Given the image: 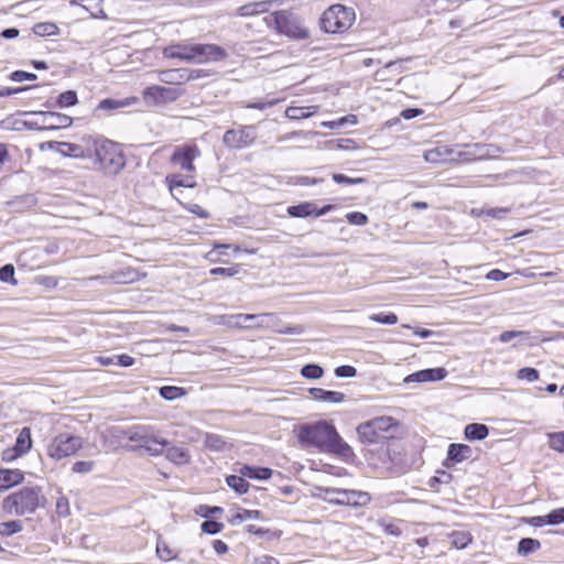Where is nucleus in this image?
<instances>
[{
  "label": "nucleus",
  "instance_id": "680f3d73",
  "mask_svg": "<svg viewBox=\"0 0 564 564\" xmlns=\"http://www.w3.org/2000/svg\"><path fill=\"white\" fill-rule=\"evenodd\" d=\"M509 208H488L481 210V214L491 218L502 219L509 213Z\"/></svg>",
  "mask_w": 564,
  "mask_h": 564
},
{
  "label": "nucleus",
  "instance_id": "5701e85b",
  "mask_svg": "<svg viewBox=\"0 0 564 564\" xmlns=\"http://www.w3.org/2000/svg\"><path fill=\"white\" fill-rule=\"evenodd\" d=\"M464 434L469 441H481L488 436L489 429L481 423H470L465 426Z\"/></svg>",
  "mask_w": 564,
  "mask_h": 564
},
{
  "label": "nucleus",
  "instance_id": "a18cd8bd",
  "mask_svg": "<svg viewBox=\"0 0 564 564\" xmlns=\"http://www.w3.org/2000/svg\"><path fill=\"white\" fill-rule=\"evenodd\" d=\"M517 378L519 380H527L529 382H533L539 379V371L535 368L524 367L518 370Z\"/></svg>",
  "mask_w": 564,
  "mask_h": 564
},
{
  "label": "nucleus",
  "instance_id": "3c124183",
  "mask_svg": "<svg viewBox=\"0 0 564 564\" xmlns=\"http://www.w3.org/2000/svg\"><path fill=\"white\" fill-rule=\"evenodd\" d=\"M311 112L306 111L303 107H289L285 111V116L290 119L299 120L307 118Z\"/></svg>",
  "mask_w": 564,
  "mask_h": 564
},
{
  "label": "nucleus",
  "instance_id": "7ed1b4c3",
  "mask_svg": "<svg viewBox=\"0 0 564 564\" xmlns=\"http://www.w3.org/2000/svg\"><path fill=\"white\" fill-rule=\"evenodd\" d=\"M110 432L119 441L128 440L135 443L132 446L133 449L143 448L153 456L163 454L164 448L170 445L167 440L154 437L147 426H134L128 430L113 427Z\"/></svg>",
  "mask_w": 564,
  "mask_h": 564
},
{
  "label": "nucleus",
  "instance_id": "2f4dec72",
  "mask_svg": "<svg viewBox=\"0 0 564 564\" xmlns=\"http://www.w3.org/2000/svg\"><path fill=\"white\" fill-rule=\"evenodd\" d=\"M227 485L232 488L238 494H246L249 488V482L245 479V477L230 475L226 478Z\"/></svg>",
  "mask_w": 564,
  "mask_h": 564
},
{
  "label": "nucleus",
  "instance_id": "cd10ccee",
  "mask_svg": "<svg viewBox=\"0 0 564 564\" xmlns=\"http://www.w3.org/2000/svg\"><path fill=\"white\" fill-rule=\"evenodd\" d=\"M166 182L170 185V189L172 191L174 187H194L195 181L191 175H180L173 174L166 176Z\"/></svg>",
  "mask_w": 564,
  "mask_h": 564
},
{
  "label": "nucleus",
  "instance_id": "4d7b16f0",
  "mask_svg": "<svg viewBox=\"0 0 564 564\" xmlns=\"http://www.w3.org/2000/svg\"><path fill=\"white\" fill-rule=\"evenodd\" d=\"M37 76L34 73H29L24 70H14L10 75V79L17 83L24 80H35Z\"/></svg>",
  "mask_w": 564,
  "mask_h": 564
},
{
  "label": "nucleus",
  "instance_id": "58836bf2",
  "mask_svg": "<svg viewBox=\"0 0 564 564\" xmlns=\"http://www.w3.org/2000/svg\"><path fill=\"white\" fill-rule=\"evenodd\" d=\"M323 373V368L315 364H307L301 369V375L306 379H319Z\"/></svg>",
  "mask_w": 564,
  "mask_h": 564
},
{
  "label": "nucleus",
  "instance_id": "6ab92c4d",
  "mask_svg": "<svg viewBox=\"0 0 564 564\" xmlns=\"http://www.w3.org/2000/svg\"><path fill=\"white\" fill-rule=\"evenodd\" d=\"M357 433L364 444H377L387 438L384 435H380L377 432L370 421L360 424L357 427Z\"/></svg>",
  "mask_w": 564,
  "mask_h": 564
},
{
  "label": "nucleus",
  "instance_id": "9d476101",
  "mask_svg": "<svg viewBox=\"0 0 564 564\" xmlns=\"http://www.w3.org/2000/svg\"><path fill=\"white\" fill-rule=\"evenodd\" d=\"M194 51L193 63L198 64L223 61L228 56L227 52L216 44L195 43Z\"/></svg>",
  "mask_w": 564,
  "mask_h": 564
},
{
  "label": "nucleus",
  "instance_id": "6e6d98bb",
  "mask_svg": "<svg viewBox=\"0 0 564 564\" xmlns=\"http://www.w3.org/2000/svg\"><path fill=\"white\" fill-rule=\"evenodd\" d=\"M357 375V369L349 365H343L335 369V376L338 378H352Z\"/></svg>",
  "mask_w": 564,
  "mask_h": 564
},
{
  "label": "nucleus",
  "instance_id": "864d4df0",
  "mask_svg": "<svg viewBox=\"0 0 564 564\" xmlns=\"http://www.w3.org/2000/svg\"><path fill=\"white\" fill-rule=\"evenodd\" d=\"M94 466L95 463L93 460H79L73 465L72 470L77 474H88L93 471Z\"/></svg>",
  "mask_w": 564,
  "mask_h": 564
},
{
  "label": "nucleus",
  "instance_id": "b1692460",
  "mask_svg": "<svg viewBox=\"0 0 564 564\" xmlns=\"http://www.w3.org/2000/svg\"><path fill=\"white\" fill-rule=\"evenodd\" d=\"M165 456L169 460L175 464H186L189 460L188 451L178 446H166L164 448Z\"/></svg>",
  "mask_w": 564,
  "mask_h": 564
},
{
  "label": "nucleus",
  "instance_id": "6e6552de",
  "mask_svg": "<svg viewBox=\"0 0 564 564\" xmlns=\"http://www.w3.org/2000/svg\"><path fill=\"white\" fill-rule=\"evenodd\" d=\"M257 139L254 126H240L238 129H229L223 135V143L231 150H240L250 147Z\"/></svg>",
  "mask_w": 564,
  "mask_h": 564
},
{
  "label": "nucleus",
  "instance_id": "7c9ffc66",
  "mask_svg": "<svg viewBox=\"0 0 564 564\" xmlns=\"http://www.w3.org/2000/svg\"><path fill=\"white\" fill-rule=\"evenodd\" d=\"M541 547V542L532 538H523L518 543V553L527 556Z\"/></svg>",
  "mask_w": 564,
  "mask_h": 564
},
{
  "label": "nucleus",
  "instance_id": "37998d69",
  "mask_svg": "<svg viewBox=\"0 0 564 564\" xmlns=\"http://www.w3.org/2000/svg\"><path fill=\"white\" fill-rule=\"evenodd\" d=\"M274 332L279 334H288V335H301L304 333V327L302 325H293V326H280L278 325V319L274 317Z\"/></svg>",
  "mask_w": 564,
  "mask_h": 564
},
{
  "label": "nucleus",
  "instance_id": "393cba45",
  "mask_svg": "<svg viewBox=\"0 0 564 564\" xmlns=\"http://www.w3.org/2000/svg\"><path fill=\"white\" fill-rule=\"evenodd\" d=\"M186 68L166 69L161 72V80L171 85H182L186 83Z\"/></svg>",
  "mask_w": 564,
  "mask_h": 564
},
{
  "label": "nucleus",
  "instance_id": "20e7f679",
  "mask_svg": "<svg viewBox=\"0 0 564 564\" xmlns=\"http://www.w3.org/2000/svg\"><path fill=\"white\" fill-rule=\"evenodd\" d=\"M45 498L39 487H24L4 499L3 508L17 516L33 513L37 508L44 507Z\"/></svg>",
  "mask_w": 564,
  "mask_h": 564
},
{
  "label": "nucleus",
  "instance_id": "5fc2aeb1",
  "mask_svg": "<svg viewBox=\"0 0 564 564\" xmlns=\"http://www.w3.org/2000/svg\"><path fill=\"white\" fill-rule=\"evenodd\" d=\"M56 512L59 517H67L70 513L69 501L65 496H61L56 500Z\"/></svg>",
  "mask_w": 564,
  "mask_h": 564
},
{
  "label": "nucleus",
  "instance_id": "09e8293b",
  "mask_svg": "<svg viewBox=\"0 0 564 564\" xmlns=\"http://www.w3.org/2000/svg\"><path fill=\"white\" fill-rule=\"evenodd\" d=\"M332 177L338 184L356 185L366 182V178L364 177H349L340 173H334Z\"/></svg>",
  "mask_w": 564,
  "mask_h": 564
},
{
  "label": "nucleus",
  "instance_id": "e433bc0d",
  "mask_svg": "<svg viewBox=\"0 0 564 564\" xmlns=\"http://www.w3.org/2000/svg\"><path fill=\"white\" fill-rule=\"evenodd\" d=\"M22 523L18 520L0 522V535L10 536L22 530Z\"/></svg>",
  "mask_w": 564,
  "mask_h": 564
},
{
  "label": "nucleus",
  "instance_id": "aec40b11",
  "mask_svg": "<svg viewBox=\"0 0 564 564\" xmlns=\"http://www.w3.org/2000/svg\"><path fill=\"white\" fill-rule=\"evenodd\" d=\"M23 479L24 476L20 469H0V491L21 484Z\"/></svg>",
  "mask_w": 564,
  "mask_h": 564
},
{
  "label": "nucleus",
  "instance_id": "2eb2a0df",
  "mask_svg": "<svg viewBox=\"0 0 564 564\" xmlns=\"http://www.w3.org/2000/svg\"><path fill=\"white\" fill-rule=\"evenodd\" d=\"M32 447V437L30 427H23L17 436L13 448L4 452V459H13L26 454Z\"/></svg>",
  "mask_w": 564,
  "mask_h": 564
},
{
  "label": "nucleus",
  "instance_id": "4c0bfd02",
  "mask_svg": "<svg viewBox=\"0 0 564 564\" xmlns=\"http://www.w3.org/2000/svg\"><path fill=\"white\" fill-rule=\"evenodd\" d=\"M129 105H130V102L127 99L126 100H116V99L107 98V99L101 100L98 104L97 109L111 111V110L119 109V108H122V107H126Z\"/></svg>",
  "mask_w": 564,
  "mask_h": 564
},
{
  "label": "nucleus",
  "instance_id": "8fccbe9b",
  "mask_svg": "<svg viewBox=\"0 0 564 564\" xmlns=\"http://www.w3.org/2000/svg\"><path fill=\"white\" fill-rule=\"evenodd\" d=\"M0 281L17 284L14 280V267L12 264H4L0 268Z\"/></svg>",
  "mask_w": 564,
  "mask_h": 564
},
{
  "label": "nucleus",
  "instance_id": "4468645a",
  "mask_svg": "<svg viewBox=\"0 0 564 564\" xmlns=\"http://www.w3.org/2000/svg\"><path fill=\"white\" fill-rule=\"evenodd\" d=\"M235 322H228L229 324L241 326L246 323H252L248 326L254 327H274V315L273 314H237L230 316Z\"/></svg>",
  "mask_w": 564,
  "mask_h": 564
},
{
  "label": "nucleus",
  "instance_id": "79ce46f5",
  "mask_svg": "<svg viewBox=\"0 0 564 564\" xmlns=\"http://www.w3.org/2000/svg\"><path fill=\"white\" fill-rule=\"evenodd\" d=\"M369 319L386 325H393L398 323V316L392 312L371 314Z\"/></svg>",
  "mask_w": 564,
  "mask_h": 564
},
{
  "label": "nucleus",
  "instance_id": "c9c22d12",
  "mask_svg": "<svg viewBox=\"0 0 564 564\" xmlns=\"http://www.w3.org/2000/svg\"><path fill=\"white\" fill-rule=\"evenodd\" d=\"M451 541L456 549H465L471 542V536L468 532L455 531L451 534Z\"/></svg>",
  "mask_w": 564,
  "mask_h": 564
},
{
  "label": "nucleus",
  "instance_id": "bf43d9fd",
  "mask_svg": "<svg viewBox=\"0 0 564 564\" xmlns=\"http://www.w3.org/2000/svg\"><path fill=\"white\" fill-rule=\"evenodd\" d=\"M547 516H549V525H556V524L563 523L564 522V507L552 510L550 513H547Z\"/></svg>",
  "mask_w": 564,
  "mask_h": 564
},
{
  "label": "nucleus",
  "instance_id": "f8f14e48",
  "mask_svg": "<svg viewBox=\"0 0 564 564\" xmlns=\"http://www.w3.org/2000/svg\"><path fill=\"white\" fill-rule=\"evenodd\" d=\"M29 115L42 118V128L46 130H57L68 128L73 123V118L54 111H33Z\"/></svg>",
  "mask_w": 564,
  "mask_h": 564
},
{
  "label": "nucleus",
  "instance_id": "72a5a7b5",
  "mask_svg": "<svg viewBox=\"0 0 564 564\" xmlns=\"http://www.w3.org/2000/svg\"><path fill=\"white\" fill-rule=\"evenodd\" d=\"M159 393L163 399L173 401L184 397L186 394V391L180 387L164 386L160 388Z\"/></svg>",
  "mask_w": 564,
  "mask_h": 564
},
{
  "label": "nucleus",
  "instance_id": "dca6fc26",
  "mask_svg": "<svg viewBox=\"0 0 564 564\" xmlns=\"http://www.w3.org/2000/svg\"><path fill=\"white\" fill-rule=\"evenodd\" d=\"M194 52V44L177 43L166 46L163 50V55L167 58H178L187 63H193Z\"/></svg>",
  "mask_w": 564,
  "mask_h": 564
},
{
  "label": "nucleus",
  "instance_id": "39448f33",
  "mask_svg": "<svg viewBox=\"0 0 564 564\" xmlns=\"http://www.w3.org/2000/svg\"><path fill=\"white\" fill-rule=\"evenodd\" d=\"M355 18L352 8L334 4L322 14L321 26L326 33H343L352 25Z\"/></svg>",
  "mask_w": 564,
  "mask_h": 564
},
{
  "label": "nucleus",
  "instance_id": "a878e982",
  "mask_svg": "<svg viewBox=\"0 0 564 564\" xmlns=\"http://www.w3.org/2000/svg\"><path fill=\"white\" fill-rule=\"evenodd\" d=\"M315 205L310 202H304L299 205H292L288 207V214L294 218H304L314 216Z\"/></svg>",
  "mask_w": 564,
  "mask_h": 564
},
{
  "label": "nucleus",
  "instance_id": "a19ab883",
  "mask_svg": "<svg viewBox=\"0 0 564 564\" xmlns=\"http://www.w3.org/2000/svg\"><path fill=\"white\" fill-rule=\"evenodd\" d=\"M77 94L74 90H66L57 97V106L61 108L70 107L77 104Z\"/></svg>",
  "mask_w": 564,
  "mask_h": 564
},
{
  "label": "nucleus",
  "instance_id": "052dcab7",
  "mask_svg": "<svg viewBox=\"0 0 564 564\" xmlns=\"http://www.w3.org/2000/svg\"><path fill=\"white\" fill-rule=\"evenodd\" d=\"M278 102H279V99H270V100H263V101L248 102L246 105V108H248V109H257V110H264L267 108L273 107Z\"/></svg>",
  "mask_w": 564,
  "mask_h": 564
},
{
  "label": "nucleus",
  "instance_id": "f3484780",
  "mask_svg": "<svg viewBox=\"0 0 564 564\" xmlns=\"http://www.w3.org/2000/svg\"><path fill=\"white\" fill-rule=\"evenodd\" d=\"M447 376V370L443 367L438 368H429L416 371L414 373L409 375L405 378V382H430V381H440L443 380Z\"/></svg>",
  "mask_w": 564,
  "mask_h": 564
},
{
  "label": "nucleus",
  "instance_id": "0e129e2a",
  "mask_svg": "<svg viewBox=\"0 0 564 564\" xmlns=\"http://www.w3.org/2000/svg\"><path fill=\"white\" fill-rule=\"evenodd\" d=\"M135 362V359L129 355H116V365L120 367H131Z\"/></svg>",
  "mask_w": 564,
  "mask_h": 564
},
{
  "label": "nucleus",
  "instance_id": "603ef678",
  "mask_svg": "<svg viewBox=\"0 0 564 564\" xmlns=\"http://www.w3.org/2000/svg\"><path fill=\"white\" fill-rule=\"evenodd\" d=\"M349 224L356 226H364L368 223V216L360 212H351L346 215Z\"/></svg>",
  "mask_w": 564,
  "mask_h": 564
},
{
  "label": "nucleus",
  "instance_id": "774afa93",
  "mask_svg": "<svg viewBox=\"0 0 564 564\" xmlns=\"http://www.w3.org/2000/svg\"><path fill=\"white\" fill-rule=\"evenodd\" d=\"M252 564H280L279 561L271 555H260L253 558Z\"/></svg>",
  "mask_w": 564,
  "mask_h": 564
},
{
  "label": "nucleus",
  "instance_id": "1a4fd4ad",
  "mask_svg": "<svg viewBox=\"0 0 564 564\" xmlns=\"http://www.w3.org/2000/svg\"><path fill=\"white\" fill-rule=\"evenodd\" d=\"M274 24L280 34H284L291 39L303 40L308 37V31L301 25L297 18L285 11L275 13Z\"/></svg>",
  "mask_w": 564,
  "mask_h": 564
},
{
  "label": "nucleus",
  "instance_id": "c85d7f7f",
  "mask_svg": "<svg viewBox=\"0 0 564 564\" xmlns=\"http://www.w3.org/2000/svg\"><path fill=\"white\" fill-rule=\"evenodd\" d=\"M37 36H53L59 34V28L53 22H39L32 29Z\"/></svg>",
  "mask_w": 564,
  "mask_h": 564
},
{
  "label": "nucleus",
  "instance_id": "ea45409f",
  "mask_svg": "<svg viewBox=\"0 0 564 564\" xmlns=\"http://www.w3.org/2000/svg\"><path fill=\"white\" fill-rule=\"evenodd\" d=\"M156 554L163 561H170L176 557V553L161 539L156 542Z\"/></svg>",
  "mask_w": 564,
  "mask_h": 564
},
{
  "label": "nucleus",
  "instance_id": "69168bd1",
  "mask_svg": "<svg viewBox=\"0 0 564 564\" xmlns=\"http://www.w3.org/2000/svg\"><path fill=\"white\" fill-rule=\"evenodd\" d=\"M525 522L532 527H543L549 524V516H536L525 519Z\"/></svg>",
  "mask_w": 564,
  "mask_h": 564
},
{
  "label": "nucleus",
  "instance_id": "e2e57ef3",
  "mask_svg": "<svg viewBox=\"0 0 564 564\" xmlns=\"http://www.w3.org/2000/svg\"><path fill=\"white\" fill-rule=\"evenodd\" d=\"M524 335H527V333L523 330H506L500 334L499 340L501 343H509L513 338Z\"/></svg>",
  "mask_w": 564,
  "mask_h": 564
},
{
  "label": "nucleus",
  "instance_id": "c756f323",
  "mask_svg": "<svg viewBox=\"0 0 564 564\" xmlns=\"http://www.w3.org/2000/svg\"><path fill=\"white\" fill-rule=\"evenodd\" d=\"M147 94H151V95L153 94L154 96L160 97L165 100H175L180 96V93L177 89L163 87V86L149 87L147 90Z\"/></svg>",
  "mask_w": 564,
  "mask_h": 564
},
{
  "label": "nucleus",
  "instance_id": "338daca9",
  "mask_svg": "<svg viewBox=\"0 0 564 564\" xmlns=\"http://www.w3.org/2000/svg\"><path fill=\"white\" fill-rule=\"evenodd\" d=\"M137 273L134 271H129L127 273H117L113 278L118 283H129L135 280Z\"/></svg>",
  "mask_w": 564,
  "mask_h": 564
},
{
  "label": "nucleus",
  "instance_id": "de8ad7c7",
  "mask_svg": "<svg viewBox=\"0 0 564 564\" xmlns=\"http://www.w3.org/2000/svg\"><path fill=\"white\" fill-rule=\"evenodd\" d=\"M240 271H241V265L235 264L229 268H223V267L213 268L210 270V274L223 275V276H234V275L238 274Z\"/></svg>",
  "mask_w": 564,
  "mask_h": 564
},
{
  "label": "nucleus",
  "instance_id": "473e14b6",
  "mask_svg": "<svg viewBox=\"0 0 564 564\" xmlns=\"http://www.w3.org/2000/svg\"><path fill=\"white\" fill-rule=\"evenodd\" d=\"M251 519L265 520V517L263 516V513L260 510L243 509L240 512H238L237 514H235L232 517V519L230 520V522H231V524H235L237 522H242V521L251 520Z\"/></svg>",
  "mask_w": 564,
  "mask_h": 564
},
{
  "label": "nucleus",
  "instance_id": "4be33fe9",
  "mask_svg": "<svg viewBox=\"0 0 564 564\" xmlns=\"http://www.w3.org/2000/svg\"><path fill=\"white\" fill-rule=\"evenodd\" d=\"M272 469L268 467H258V466H249L245 465L240 468V474L243 477L250 479L265 480L272 476Z\"/></svg>",
  "mask_w": 564,
  "mask_h": 564
},
{
  "label": "nucleus",
  "instance_id": "a211bd4d",
  "mask_svg": "<svg viewBox=\"0 0 564 564\" xmlns=\"http://www.w3.org/2000/svg\"><path fill=\"white\" fill-rule=\"evenodd\" d=\"M312 399L327 403H341L346 400L343 392L324 390L322 388H311L308 390Z\"/></svg>",
  "mask_w": 564,
  "mask_h": 564
},
{
  "label": "nucleus",
  "instance_id": "49530a36",
  "mask_svg": "<svg viewBox=\"0 0 564 564\" xmlns=\"http://www.w3.org/2000/svg\"><path fill=\"white\" fill-rule=\"evenodd\" d=\"M223 529H224V524L221 522H217L214 520H205L200 524V530L207 534H217V533L221 532Z\"/></svg>",
  "mask_w": 564,
  "mask_h": 564
},
{
  "label": "nucleus",
  "instance_id": "f257e3e1",
  "mask_svg": "<svg viewBox=\"0 0 564 564\" xmlns=\"http://www.w3.org/2000/svg\"><path fill=\"white\" fill-rule=\"evenodd\" d=\"M297 438L304 447H315L341 457L352 455L351 447L340 437L335 426L324 420L301 425Z\"/></svg>",
  "mask_w": 564,
  "mask_h": 564
},
{
  "label": "nucleus",
  "instance_id": "c03bdc74",
  "mask_svg": "<svg viewBox=\"0 0 564 564\" xmlns=\"http://www.w3.org/2000/svg\"><path fill=\"white\" fill-rule=\"evenodd\" d=\"M549 444L552 449L564 453V432L550 433Z\"/></svg>",
  "mask_w": 564,
  "mask_h": 564
},
{
  "label": "nucleus",
  "instance_id": "bb28decb",
  "mask_svg": "<svg viewBox=\"0 0 564 564\" xmlns=\"http://www.w3.org/2000/svg\"><path fill=\"white\" fill-rule=\"evenodd\" d=\"M270 2L268 1H260V2H252L247 3L245 6H241L238 9L239 15L241 17H250L256 15L260 13H264L269 11Z\"/></svg>",
  "mask_w": 564,
  "mask_h": 564
},
{
  "label": "nucleus",
  "instance_id": "9b49d317",
  "mask_svg": "<svg viewBox=\"0 0 564 564\" xmlns=\"http://www.w3.org/2000/svg\"><path fill=\"white\" fill-rule=\"evenodd\" d=\"M199 155L200 152L196 145H182L174 150L171 162L184 171L193 172L195 170L193 161Z\"/></svg>",
  "mask_w": 564,
  "mask_h": 564
},
{
  "label": "nucleus",
  "instance_id": "423d86ee",
  "mask_svg": "<svg viewBox=\"0 0 564 564\" xmlns=\"http://www.w3.org/2000/svg\"><path fill=\"white\" fill-rule=\"evenodd\" d=\"M317 490L323 500L337 506L362 507L371 500L368 492L360 490L330 487H318Z\"/></svg>",
  "mask_w": 564,
  "mask_h": 564
},
{
  "label": "nucleus",
  "instance_id": "ddd939ff",
  "mask_svg": "<svg viewBox=\"0 0 564 564\" xmlns=\"http://www.w3.org/2000/svg\"><path fill=\"white\" fill-rule=\"evenodd\" d=\"M88 140H91V135L83 137L79 143L61 142L57 151L65 156L90 159Z\"/></svg>",
  "mask_w": 564,
  "mask_h": 564
},
{
  "label": "nucleus",
  "instance_id": "f03ea898",
  "mask_svg": "<svg viewBox=\"0 0 564 564\" xmlns=\"http://www.w3.org/2000/svg\"><path fill=\"white\" fill-rule=\"evenodd\" d=\"M88 143L90 144V159L94 158L95 163L105 173L117 174L124 167L126 159L118 143L95 137H91Z\"/></svg>",
  "mask_w": 564,
  "mask_h": 564
},
{
  "label": "nucleus",
  "instance_id": "f704fd0d",
  "mask_svg": "<svg viewBox=\"0 0 564 564\" xmlns=\"http://www.w3.org/2000/svg\"><path fill=\"white\" fill-rule=\"evenodd\" d=\"M370 422L380 435H383L384 432H388L395 425V421L391 416L375 417L373 420H370Z\"/></svg>",
  "mask_w": 564,
  "mask_h": 564
},
{
  "label": "nucleus",
  "instance_id": "412c9836",
  "mask_svg": "<svg viewBox=\"0 0 564 564\" xmlns=\"http://www.w3.org/2000/svg\"><path fill=\"white\" fill-rule=\"evenodd\" d=\"M473 449L466 444H451L447 451V460L452 463H462L471 457Z\"/></svg>",
  "mask_w": 564,
  "mask_h": 564
},
{
  "label": "nucleus",
  "instance_id": "13d9d810",
  "mask_svg": "<svg viewBox=\"0 0 564 564\" xmlns=\"http://www.w3.org/2000/svg\"><path fill=\"white\" fill-rule=\"evenodd\" d=\"M206 445L213 449L219 451L224 447L225 441L215 434H207L206 435Z\"/></svg>",
  "mask_w": 564,
  "mask_h": 564
},
{
  "label": "nucleus",
  "instance_id": "0eeeda50",
  "mask_svg": "<svg viewBox=\"0 0 564 564\" xmlns=\"http://www.w3.org/2000/svg\"><path fill=\"white\" fill-rule=\"evenodd\" d=\"M82 446L83 442L79 436L62 433L48 444L47 455L55 460H59L75 454Z\"/></svg>",
  "mask_w": 564,
  "mask_h": 564
}]
</instances>
